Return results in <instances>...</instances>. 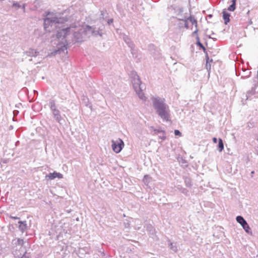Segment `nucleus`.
Here are the masks:
<instances>
[{
    "label": "nucleus",
    "instance_id": "39448f33",
    "mask_svg": "<svg viewBox=\"0 0 258 258\" xmlns=\"http://www.w3.org/2000/svg\"><path fill=\"white\" fill-rule=\"evenodd\" d=\"M62 177L63 176L61 173L56 172L50 173L48 175L46 176V178H48L49 180H52L55 178H62Z\"/></svg>",
    "mask_w": 258,
    "mask_h": 258
},
{
    "label": "nucleus",
    "instance_id": "6ab92c4d",
    "mask_svg": "<svg viewBox=\"0 0 258 258\" xmlns=\"http://www.w3.org/2000/svg\"><path fill=\"white\" fill-rule=\"evenodd\" d=\"M13 6H17V7H19V5H18V4H13Z\"/></svg>",
    "mask_w": 258,
    "mask_h": 258
},
{
    "label": "nucleus",
    "instance_id": "ddd939ff",
    "mask_svg": "<svg viewBox=\"0 0 258 258\" xmlns=\"http://www.w3.org/2000/svg\"><path fill=\"white\" fill-rule=\"evenodd\" d=\"M69 29V28H63L61 30L62 32H63L64 33V36H65V35L67 34V32H68Z\"/></svg>",
    "mask_w": 258,
    "mask_h": 258
},
{
    "label": "nucleus",
    "instance_id": "412c9836",
    "mask_svg": "<svg viewBox=\"0 0 258 258\" xmlns=\"http://www.w3.org/2000/svg\"><path fill=\"white\" fill-rule=\"evenodd\" d=\"M113 22V20H111L110 21V22H108V23H110V22Z\"/></svg>",
    "mask_w": 258,
    "mask_h": 258
},
{
    "label": "nucleus",
    "instance_id": "0eeeda50",
    "mask_svg": "<svg viewBox=\"0 0 258 258\" xmlns=\"http://www.w3.org/2000/svg\"><path fill=\"white\" fill-rule=\"evenodd\" d=\"M230 14L228 13L226 10H224L223 12V17L224 20L225 24H227L230 21Z\"/></svg>",
    "mask_w": 258,
    "mask_h": 258
},
{
    "label": "nucleus",
    "instance_id": "20e7f679",
    "mask_svg": "<svg viewBox=\"0 0 258 258\" xmlns=\"http://www.w3.org/2000/svg\"><path fill=\"white\" fill-rule=\"evenodd\" d=\"M236 220L238 223H239L244 229L245 232L247 233H249L250 232V228L247 223L246 221L244 219V218L240 216H238L236 217Z\"/></svg>",
    "mask_w": 258,
    "mask_h": 258
},
{
    "label": "nucleus",
    "instance_id": "7ed1b4c3",
    "mask_svg": "<svg viewBox=\"0 0 258 258\" xmlns=\"http://www.w3.org/2000/svg\"><path fill=\"white\" fill-rule=\"evenodd\" d=\"M111 142L112 150L116 153H119L124 147V143L120 139L116 141L112 140Z\"/></svg>",
    "mask_w": 258,
    "mask_h": 258
},
{
    "label": "nucleus",
    "instance_id": "6e6552de",
    "mask_svg": "<svg viewBox=\"0 0 258 258\" xmlns=\"http://www.w3.org/2000/svg\"><path fill=\"white\" fill-rule=\"evenodd\" d=\"M60 22H61V19H57L56 20H50L49 18H46L44 20V27L46 28V25L47 23H55V24L56 23H59Z\"/></svg>",
    "mask_w": 258,
    "mask_h": 258
},
{
    "label": "nucleus",
    "instance_id": "9d476101",
    "mask_svg": "<svg viewBox=\"0 0 258 258\" xmlns=\"http://www.w3.org/2000/svg\"><path fill=\"white\" fill-rule=\"evenodd\" d=\"M218 148L219 151L221 152L224 149V145L223 143L222 140L221 139H219L218 140Z\"/></svg>",
    "mask_w": 258,
    "mask_h": 258
},
{
    "label": "nucleus",
    "instance_id": "4be33fe9",
    "mask_svg": "<svg viewBox=\"0 0 258 258\" xmlns=\"http://www.w3.org/2000/svg\"><path fill=\"white\" fill-rule=\"evenodd\" d=\"M113 22V20H111L110 21V22H108V23H110V22Z\"/></svg>",
    "mask_w": 258,
    "mask_h": 258
},
{
    "label": "nucleus",
    "instance_id": "f8f14e48",
    "mask_svg": "<svg viewBox=\"0 0 258 258\" xmlns=\"http://www.w3.org/2000/svg\"><path fill=\"white\" fill-rule=\"evenodd\" d=\"M140 90V91H139L138 93L139 96L140 97V98H141L142 99H145V96L144 93L142 92V89H141Z\"/></svg>",
    "mask_w": 258,
    "mask_h": 258
},
{
    "label": "nucleus",
    "instance_id": "4468645a",
    "mask_svg": "<svg viewBox=\"0 0 258 258\" xmlns=\"http://www.w3.org/2000/svg\"><path fill=\"white\" fill-rule=\"evenodd\" d=\"M174 134L175 136H181V133L177 130H175L174 131Z\"/></svg>",
    "mask_w": 258,
    "mask_h": 258
},
{
    "label": "nucleus",
    "instance_id": "dca6fc26",
    "mask_svg": "<svg viewBox=\"0 0 258 258\" xmlns=\"http://www.w3.org/2000/svg\"><path fill=\"white\" fill-rule=\"evenodd\" d=\"M213 141L214 143H217V139L216 138H214L213 139Z\"/></svg>",
    "mask_w": 258,
    "mask_h": 258
},
{
    "label": "nucleus",
    "instance_id": "5701e85b",
    "mask_svg": "<svg viewBox=\"0 0 258 258\" xmlns=\"http://www.w3.org/2000/svg\"><path fill=\"white\" fill-rule=\"evenodd\" d=\"M57 37H58V38H59V33L57 34Z\"/></svg>",
    "mask_w": 258,
    "mask_h": 258
},
{
    "label": "nucleus",
    "instance_id": "f3484780",
    "mask_svg": "<svg viewBox=\"0 0 258 258\" xmlns=\"http://www.w3.org/2000/svg\"><path fill=\"white\" fill-rule=\"evenodd\" d=\"M21 258H28V257L26 255V254H24Z\"/></svg>",
    "mask_w": 258,
    "mask_h": 258
},
{
    "label": "nucleus",
    "instance_id": "f03ea898",
    "mask_svg": "<svg viewBox=\"0 0 258 258\" xmlns=\"http://www.w3.org/2000/svg\"><path fill=\"white\" fill-rule=\"evenodd\" d=\"M181 22L184 23V27L186 29L193 30L195 27L194 33H197V21L194 16H190Z\"/></svg>",
    "mask_w": 258,
    "mask_h": 258
},
{
    "label": "nucleus",
    "instance_id": "f257e3e1",
    "mask_svg": "<svg viewBox=\"0 0 258 258\" xmlns=\"http://www.w3.org/2000/svg\"><path fill=\"white\" fill-rule=\"evenodd\" d=\"M153 106L159 116L164 120L168 121L170 118L169 109L165 103V99L160 97L152 98Z\"/></svg>",
    "mask_w": 258,
    "mask_h": 258
},
{
    "label": "nucleus",
    "instance_id": "9b49d317",
    "mask_svg": "<svg viewBox=\"0 0 258 258\" xmlns=\"http://www.w3.org/2000/svg\"><path fill=\"white\" fill-rule=\"evenodd\" d=\"M184 19H179L178 20L177 26L178 28L181 29L184 27V23H182L181 21H184Z\"/></svg>",
    "mask_w": 258,
    "mask_h": 258
},
{
    "label": "nucleus",
    "instance_id": "423d86ee",
    "mask_svg": "<svg viewBox=\"0 0 258 258\" xmlns=\"http://www.w3.org/2000/svg\"><path fill=\"white\" fill-rule=\"evenodd\" d=\"M133 85L134 87L136 89H137L138 88L140 89H141V81L139 76H137L134 79L133 81Z\"/></svg>",
    "mask_w": 258,
    "mask_h": 258
},
{
    "label": "nucleus",
    "instance_id": "a211bd4d",
    "mask_svg": "<svg viewBox=\"0 0 258 258\" xmlns=\"http://www.w3.org/2000/svg\"><path fill=\"white\" fill-rule=\"evenodd\" d=\"M10 217H11V218L13 219H19V218L17 217L11 216Z\"/></svg>",
    "mask_w": 258,
    "mask_h": 258
},
{
    "label": "nucleus",
    "instance_id": "2eb2a0df",
    "mask_svg": "<svg viewBox=\"0 0 258 258\" xmlns=\"http://www.w3.org/2000/svg\"><path fill=\"white\" fill-rule=\"evenodd\" d=\"M199 44L201 48H202V49H203V50H204V51H206V48H205V47L203 45V44H201V43H199Z\"/></svg>",
    "mask_w": 258,
    "mask_h": 258
},
{
    "label": "nucleus",
    "instance_id": "1a4fd4ad",
    "mask_svg": "<svg viewBox=\"0 0 258 258\" xmlns=\"http://www.w3.org/2000/svg\"><path fill=\"white\" fill-rule=\"evenodd\" d=\"M232 4L228 7V10L234 11L235 9L236 0H232Z\"/></svg>",
    "mask_w": 258,
    "mask_h": 258
},
{
    "label": "nucleus",
    "instance_id": "aec40b11",
    "mask_svg": "<svg viewBox=\"0 0 258 258\" xmlns=\"http://www.w3.org/2000/svg\"><path fill=\"white\" fill-rule=\"evenodd\" d=\"M113 22V20H111L110 21V22H108V23H110V22Z\"/></svg>",
    "mask_w": 258,
    "mask_h": 258
}]
</instances>
